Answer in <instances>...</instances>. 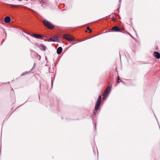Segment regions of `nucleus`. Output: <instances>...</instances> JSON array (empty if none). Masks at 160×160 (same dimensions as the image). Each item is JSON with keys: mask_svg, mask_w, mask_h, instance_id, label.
Returning a JSON list of instances; mask_svg holds the SVG:
<instances>
[{"mask_svg": "<svg viewBox=\"0 0 160 160\" xmlns=\"http://www.w3.org/2000/svg\"><path fill=\"white\" fill-rule=\"evenodd\" d=\"M101 96L100 95L97 101L95 107V110L96 111H97L99 109L101 103Z\"/></svg>", "mask_w": 160, "mask_h": 160, "instance_id": "1", "label": "nucleus"}, {"mask_svg": "<svg viewBox=\"0 0 160 160\" xmlns=\"http://www.w3.org/2000/svg\"><path fill=\"white\" fill-rule=\"evenodd\" d=\"M43 22L45 26L49 28L52 29L54 28V25L52 24L50 22L46 20H43Z\"/></svg>", "mask_w": 160, "mask_h": 160, "instance_id": "2", "label": "nucleus"}, {"mask_svg": "<svg viewBox=\"0 0 160 160\" xmlns=\"http://www.w3.org/2000/svg\"><path fill=\"white\" fill-rule=\"evenodd\" d=\"M43 22L45 26L49 28L52 29L54 28V25L52 24L50 22L46 20H43Z\"/></svg>", "mask_w": 160, "mask_h": 160, "instance_id": "3", "label": "nucleus"}, {"mask_svg": "<svg viewBox=\"0 0 160 160\" xmlns=\"http://www.w3.org/2000/svg\"><path fill=\"white\" fill-rule=\"evenodd\" d=\"M63 38L69 41H71L74 39V38L68 34H64L63 35Z\"/></svg>", "mask_w": 160, "mask_h": 160, "instance_id": "4", "label": "nucleus"}, {"mask_svg": "<svg viewBox=\"0 0 160 160\" xmlns=\"http://www.w3.org/2000/svg\"><path fill=\"white\" fill-rule=\"evenodd\" d=\"M31 55L32 57L33 58H37L39 60H40V56L39 55L38 53H36L35 52H32Z\"/></svg>", "mask_w": 160, "mask_h": 160, "instance_id": "5", "label": "nucleus"}, {"mask_svg": "<svg viewBox=\"0 0 160 160\" xmlns=\"http://www.w3.org/2000/svg\"><path fill=\"white\" fill-rule=\"evenodd\" d=\"M31 36L34 37V38H43V36L40 34H33L31 35Z\"/></svg>", "mask_w": 160, "mask_h": 160, "instance_id": "6", "label": "nucleus"}, {"mask_svg": "<svg viewBox=\"0 0 160 160\" xmlns=\"http://www.w3.org/2000/svg\"><path fill=\"white\" fill-rule=\"evenodd\" d=\"M153 55L157 59H159L160 58V53L157 52H154Z\"/></svg>", "mask_w": 160, "mask_h": 160, "instance_id": "7", "label": "nucleus"}, {"mask_svg": "<svg viewBox=\"0 0 160 160\" xmlns=\"http://www.w3.org/2000/svg\"><path fill=\"white\" fill-rule=\"evenodd\" d=\"M112 30H114L115 32H121L120 28L117 26L113 27L112 28Z\"/></svg>", "mask_w": 160, "mask_h": 160, "instance_id": "8", "label": "nucleus"}, {"mask_svg": "<svg viewBox=\"0 0 160 160\" xmlns=\"http://www.w3.org/2000/svg\"><path fill=\"white\" fill-rule=\"evenodd\" d=\"M10 18L8 16H6L4 18V21L7 23H9L10 22Z\"/></svg>", "mask_w": 160, "mask_h": 160, "instance_id": "9", "label": "nucleus"}, {"mask_svg": "<svg viewBox=\"0 0 160 160\" xmlns=\"http://www.w3.org/2000/svg\"><path fill=\"white\" fill-rule=\"evenodd\" d=\"M111 86H109L106 89L105 92L109 94L111 91Z\"/></svg>", "mask_w": 160, "mask_h": 160, "instance_id": "10", "label": "nucleus"}, {"mask_svg": "<svg viewBox=\"0 0 160 160\" xmlns=\"http://www.w3.org/2000/svg\"><path fill=\"white\" fill-rule=\"evenodd\" d=\"M39 48L42 50H46V47L43 44H41L39 46Z\"/></svg>", "mask_w": 160, "mask_h": 160, "instance_id": "11", "label": "nucleus"}, {"mask_svg": "<svg viewBox=\"0 0 160 160\" xmlns=\"http://www.w3.org/2000/svg\"><path fill=\"white\" fill-rule=\"evenodd\" d=\"M46 0H41L39 2V3L42 4L41 6H42L43 5H44L46 4Z\"/></svg>", "mask_w": 160, "mask_h": 160, "instance_id": "12", "label": "nucleus"}, {"mask_svg": "<svg viewBox=\"0 0 160 160\" xmlns=\"http://www.w3.org/2000/svg\"><path fill=\"white\" fill-rule=\"evenodd\" d=\"M109 94L105 92L103 97V99H104L105 98H106Z\"/></svg>", "mask_w": 160, "mask_h": 160, "instance_id": "13", "label": "nucleus"}, {"mask_svg": "<svg viewBox=\"0 0 160 160\" xmlns=\"http://www.w3.org/2000/svg\"><path fill=\"white\" fill-rule=\"evenodd\" d=\"M10 5L12 8H17L18 7V5H13V4H10Z\"/></svg>", "mask_w": 160, "mask_h": 160, "instance_id": "14", "label": "nucleus"}, {"mask_svg": "<svg viewBox=\"0 0 160 160\" xmlns=\"http://www.w3.org/2000/svg\"><path fill=\"white\" fill-rule=\"evenodd\" d=\"M50 41H56V40L55 38H50Z\"/></svg>", "mask_w": 160, "mask_h": 160, "instance_id": "15", "label": "nucleus"}, {"mask_svg": "<svg viewBox=\"0 0 160 160\" xmlns=\"http://www.w3.org/2000/svg\"><path fill=\"white\" fill-rule=\"evenodd\" d=\"M87 29L89 31V32H92V30L90 28L88 27H87Z\"/></svg>", "mask_w": 160, "mask_h": 160, "instance_id": "16", "label": "nucleus"}, {"mask_svg": "<svg viewBox=\"0 0 160 160\" xmlns=\"http://www.w3.org/2000/svg\"><path fill=\"white\" fill-rule=\"evenodd\" d=\"M62 51H57V53L58 54H61Z\"/></svg>", "mask_w": 160, "mask_h": 160, "instance_id": "17", "label": "nucleus"}, {"mask_svg": "<svg viewBox=\"0 0 160 160\" xmlns=\"http://www.w3.org/2000/svg\"><path fill=\"white\" fill-rule=\"evenodd\" d=\"M28 73V72L27 71H26V72H23L21 74V76H23L25 74H26V73Z\"/></svg>", "mask_w": 160, "mask_h": 160, "instance_id": "18", "label": "nucleus"}, {"mask_svg": "<svg viewBox=\"0 0 160 160\" xmlns=\"http://www.w3.org/2000/svg\"><path fill=\"white\" fill-rule=\"evenodd\" d=\"M57 50H62V47H60L58 48Z\"/></svg>", "mask_w": 160, "mask_h": 160, "instance_id": "19", "label": "nucleus"}, {"mask_svg": "<svg viewBox=\"0 0 160 160\" xmlns=\"http://www.w3.org/2000/svg\"><path fill=\"white\" fill-rule=\"evenodd\" d=\"M96 111L93 112V114L92 115V118H94V117L95 116V115L96 114Z\"/></svg>", "mask_w": 160, "mask_h": 160, "instance_id": "20", "label": "nucleus"}, {"mask_svg": "<svg viewBox=\"0 0 160 160\" xmlns=\"http://www.w3.org/2000/svg\"><path fill=\"white\" fill-rule=\"evenodd\" d=\"M24 33H27V34H28V35H30V36H31V35H32V34H29V33H28L27 32H26V31H24Z\"/></svg>", "mask_w": 160, "mask_h": 160, "instance_id": "21", "label": "nucleus"}, {"mask_svg": "<svg viewBox=\"0 0 160 160\" xmlns=\"http://www.w3.org/2000/svg\"><path fill=\"white\" fill-rule=\"evenodd\" d=\"M35 66H36V64H35V63H34L33 67L32 68V69L31 70L33 69V68Z\"/></svg>", "mask_w": 160, "mask_h": 160, "instance_id": "22", "label": "nucleus"}, {"mask_svg": "<svg viewBox=\"0 0 160 160\" xmlns=\"http://www.w3.org/2000/svg\"><path fill=\"white\" fill-rule=\"evenodd\" d=\"M120 78H119V76H118L117 77V80H120Z\"/></svg>", "mask_w": 160, "mask_h": 160, "instance_id": "23", "label": "nucleus"}, {"mask_svg": "<svg viewBox=\"0 0 160 160\" xmlns=\"http://www.w3.org/2000/svg\"><path fill=\"white\" fill-rule=\"evenodd\" d=\"M119 80H117V82L118 83H119L120 82V81H119Z\"/></svg>", "mask_w": 160, "mask_h": 160, "instance_id": "24", "label": "nucleus"}, {"mask_svg": "<svg viewBox=\"0 0 160 160\" xmlns=\"http://www.w3.org/2000/svg\"><path fill=\"white\" fill-rule=\"evenodd\" d=\"M121 82H122L123 84L124 83V82H123V81H121Z\"/></svg>", "mask_w": 160, "mask_h": 160, "instance_id": "25", "label": "nucleus"}, {"mask_svg": "<svg viewBox=\"0 0 160 160\" xmlns=\"http://www.w3.org/2000/svg\"><path fill=\"white\" fill-rule=\"evenodd\" d=\"M47 57H45V59H46V61H47Z\"/></svg>", "mask_w": 160, "mask_h": 160, "instance_id": "26", "label": "nucleus"}, {"mask_svg": "<svg viewBox=\"0 0 160 160\" xmlns=\"http://www.w3.org/2000/svg\"><path fill=\"white\" fill-rule=\"evenodd\" d=\"M4 41V39L2 41V42H3Z\"/></svg>", "mask_w": 160, "mask_h": 160, "instance_id": "27", "label": "nucleus"}, {"mask_svg": "<svg viewBox=\"0 0 160 160\" xmlns=\"http://www.w3.org/2000/svg\"><path fill=\"white\" fill-rule=\"evenodd\" d=\"M96 124H95V129H96Z\"/></svg>", "mask_w": 160, "mask_h": 160, "instance_id": "28", "label": "nucleus"}, {"mask_svg": "<svg viewBox=\"0 0 160 160\" xmlns=\"http://www.w3.org/2000/svg\"><path fill=\"white\" fill-rule=\"evenodd\" d=\"M5 34H6V35H7V33L6 32L5 33Z\"/></svg>", "mask_w": 160, "mask_h": 160, "instance_id": "29", "label": "nucleus"}, {"mask_svg": "<svg viewBox=\"0 0 160 160\" xmlns=\"http://www.w3.org/2000/svg\"><path fill=\"white\" fill-rule=\"evenodd\" d=\"M53 84H52V86Z\"/></svg>", "mask_w": 160, "mask_h": 160, "instance_id": "30", "label": "nucleus"}]
</instances>
